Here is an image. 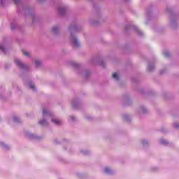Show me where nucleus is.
Wrapping results in <instances>:
<instances>
[{"mask_svg":"<svg viewBox=\"0 0 179 179\" xmlns=\"http://www.w3.org/2000/svg\"><path fill=\"white\" fill-rule=\"evenodd\" d=\"M123 118L124 120H125V121H129V116H128L127 115H124Z\"/></svg>","mask_w":179,"mask_h":179,"instance_id":"22","label":"nucleus"},{"mask_svg":"<svg viewBox=\"0 0 179 179\" xmlns=\"http://www.w3.org/2000/svg\"><path fill=\"white\" fill-rule=\"evenodd\" d=\"M28 86L30 87V89H32V90H34V92H37V89L34 86V84L33 83V82L29 83Z\"/></svg>","mask_w":179,"mask_h":179,"instance_id":"10","label":"nucleus"},{"mask_svg":"<svg viewBox=\"0 0 179 179\" xmlns=\"http://www.w3.org/2000/svg\"><path fill=\"white\" fill-rule=\"evenodd\" d=\"M22 54H23V55H25V57H27L28 58H29V57H30V53H29V52H26V51L23 50Z\"/></svg>","mask_w":179,"mask_h":179,"instance_id":"19","label":"nucleus"},{"mask_svg":"<svg viewBox=\"0 0 179 179\" xmlns=\"http://www.w3.org/2000/svg\"><path fill=\"white\" fill-rule=\"evenodd\" d=\"M103 173H105V174L111 176L112 174H114V171L113 169H110V167L106 166L103 169Z\"/></svg>","mask_w":179,"mask_h":179,"instance_id":"5","label":"nucleus"},{"mask_svg":"<svg viewBox=\"0 0 179 179\" xmlns=\"http://www.w3.org/2000/svg\"><path fill=\"white\" fill-rule=\"evenodd\" d=\"M13 2L15 5H20V0H13Z\"/></svg>","mask_w":179,"mask_h":179,"instance_id":"27","label":"nucleus"},{"mask_svg":"<svg viewBox=\"0 0 179 179\" xmlns=\"http://www.w3.org/2000/svg\"><path fill=\"white\" fill-rule=\"evenodd\" d=\"M81 153H83V155H89V151L87 150H82Z\"/></svg>","mask_w":179,"mask_h":179,"instance_id":"24","label":"nucleus"},{"mask_svg":"<svg viewBox=\"0 0 179 179\" xmlns=\"http://www.w3.org/2000/svg\"><path fill=\"white\" fill-rule=\"evenodd\" d=\"M174 127L175 128H179V124H175Z\"/></svg>","mask_w":179,"mask_h":179,"instance_id":"30","label":"nucleus"},{"mask_svg":"<svg viewBox=\"0 0 179 179\" xmlns=\"http://www.w3.org/2000/svg\"><path fill=\"white\" fill-rule=\"evenodd\" d=\"M141 143L143 146H146V145H148L149 143L146 140H143L141 141Z\"/></svg>","mask_w":179,"mask_h":179,"instance_id":"21","label":"nucleus"},{"mask_svg":"<svg viewBox=\"0 0 179 179\" xmlns=\"http://www.w3.org/2000/svg\"><path fill=\"white\" fill-rule=\"evenodd\" d=\"M13 122H20L19 117H15V116L13 117Z\"/></svg>","mask_w":179,"mask_h":179,"instance_id":"23","label":"nucleus"},{"mask_svg":"<svg viewBox=\"0 0 179 179\" xmlns=\"http://www.w3.org/2000/svg\"><path fill=\"white\" fill-rule=\"evenodd\" d=\"M112 78H113L115 80H120V77L118 76V74H117L116 73H113Z\"/></svg>","mask_w":179,"mask_h":179,"instance_id":"14","label":"nucleus"},{"mask_svg":"<svg viewBox=\"0 0 179 179\" xmlns=\"http://www.w3.org/2000/svg\"><path fill=\"white\" fill-rule=\"evenodd\" d=\"M14 63L15 64V65H17V66H18V68H20L22 71H28L29 70V66L23 64V62H22V61L20 59H19L18 58H15L14 59Z\"/></svg>","mask_w":179,"mask_h":179,"instance_id":"2","label":"nucleus"},{"mask_svg":"<svg viewBox=\"0 0 179 179\" xmlns=\"http://www.w3.org/2000/svg\"><path fill=\"white\" fill-rule=\"evenodd\" d=\"M140 108H141V111L143 112V113H148V110L146 109V108L141 106Z\"/></svg>","mask_w":179,"mask_h":179,"instance_id":"20","label":"nucleus"},{"mask_svg":"<svg viewBox=\"0 0 179 179\" xmlns=\"http://www.w3.org/2000/svg\"><path fill=\"white\" fill-rule=\"evenodd\" d=\"M159 143H161V145H167V143H169L167 141H166V140L164 139H161L159 141Z\"/></svg>","mask_w":179,"mask_h":179,"instance_id":"17","label":"nucleus"},{"mask_svg":"<svg viewBox=\"0 0 179 179\" xmlns=\"http://www.w3.org/2000/svg\"><path fill=\"white\" fill-rule=\"evenodd\" d=\"M66 9H67L66 6L59 7L58 9L59 15H65V13L66 12Z\"/></svg>","mask_w":179,"mask_h":179,"instance_id":"8","label":"nucleus"},{"mask_svg":"<svg viewBox=\"0 0 179 179\" xmlns=\"http://www.w3.org/2000/svg\"><path fill=\"white\" fill-rule=\"evenodd\" d=\"M39 2H41V1H43V0H38Z\"/></svg>","mask_w":179,"mask_h":179,"instance_id":"33","label":"nucleus"},{"mask_svg":"<svg viewBox=\"0 0 179 179\" xmlns=\"http://www.w3.org/2000/svg\"><path fill=\"white\" fill-rule=\"evenodd\" d=\"M0 146L2 148V149H4V150H8V149H10L9 145H7L3 143H0Z\"/></svg>","mask_w":179,"mask_h":179,"instance_id":"12","label":"nucleus"},{"mask_svg":"<svg viewBox=\"0 0 179 179\" xmlns=\"http://www.w3.org/2000/svg\"><path fill=\"white\" fill-rule=\"evenodd\" d=\"M164 57H166V58H169V57H170V52H164Z\"/></svg>","mask_w":179,"mask_h":179,"instance_id":"26","label":"nucleus"},{"mask_svg":"<svg viewBox=\"0 0 179 179\" xmlns=\"http://www.w3.org/2000/svg\"><path fill=\"white\" fill-rule=\"evenodd\" d=\"M10 26H11V30H15L17 25L16 24V23H11Z\"/></svg>","mask_w":179,"mask_h":179,"instance_id":"18","label":"nucleus"},{"mask_svg":"<svg viewBox=\"0 0 179 179\" xmlns=\"http://www.w3.org/2000/svg\"><path fill=\"white\" fill-rule=\"evenodd\" d=\"M85 78H87V76H89V75H90V71H85Z\"/></svg>","mask_w":179,"mask_h":179,"instance_id":"28","label":"nucleus"},{"mask_svg":"<svg viewBox=\"0 0 179 179\" xmlns=\"http://www.w3.org/2000/svg\"><path fill=\"white\" fill-rule=\"evenodd\" d=\"M73 65L74 66H76V64H75V63H73Z\"/></svg>","mask_w":179,"mask_h":179,"instance_id":"31","label":"nucleus"},{"mask_svg":"<svg viewBox=\"0 0 179 179\" xmlns=\"http://www.w3.org/2000/svg\"><path fill=\"white\" fill-rule=\"evenodd\" d=\"M26 136L29 139H38V137H37L36 136H34V134H33L30 132L26 133Z\"/></svg>","mask_w":179,"mask_h":179,"instance_id":"7","label":"nucleus"},{"mask_svg":"<svg viewBox=\"0 0 179 179\" xmlns=\"http://www.w3.org/2000/svg\"><path fill=\"white\" fill-rule=\"evenodd\" d=\"M128 29H132L133 30H135L138 36H143V32L139 30V29H138V27L135 25H129V27H126V30H128Z\"/></svg>","mask_w":179,"mask_h":179,"instance_id":"4","label":"nucleus"},{"mask_svg":"<svg viewBox=\"0 0 179 179\" xmlns=\"http://www.w3.org/2000/svg\"><path fill=\"white\" fill-rule=\"evenodd\" d=\"M72 107L73 108H78V107H79V101H73L72 103Z\"/></svg>","mask_w":179,"mask_h":179,"instance_id":"13","label":"nucleus"},{"mask_svg":"<svg viewBox=\"0 0 179 179\" xmlns=\"http://www.w3.org/2000/svg\"><path fill=\"white\" fill-rule=\"evenodd\" d=\"M124 1H129V0H124Z\"/></svg>","mask_w":179,"mask_h":179,"instance_id":"34","label":"nucleus"},{"mask_svg":"<svg viewBox=\"0 0 179 179\" xmlns=\"http://www.w3.org/2000/svg\"><path fill=\"white\" fill-rule=\"evenodd\" d=\"M70 41L74 47H80V42H79V40L73 36L72 32H71Z\"/></svg>","mask_w":179,"mask_h":179,"instance_id":"3","label":"nucleus"},{"mask_svg":"<svg viewBox=\"0 0 179 179\" xmlns=\"http://www.w3.org/2000/svg\"><path fill=\"white\" fill-rule=\"evenodd\" d=\"M160 73H161V75L163 73V71H162L161 72H160Z\"/></svg>","mask_w":179,"mask_h":179,"instance_id":"32","label":"nucleus"},{"mask_svg":"<svg viewBox=\"0 0 179 179\" xmlns=\"http://www.w3.org/2000/svg\"><path fill=\"white\" fill-rule=\"evenodd\" d=\"M52 33H54V34H57L58 33H59V27H53L52 28Z\"/></svg>","mask_w":179,"mask_h":179,"instance_id":"11","label":"nucleus"},{"mask_svg":"<svg viewBox=\"0 0 179 179\" xmlns=\"http://www.w3.org/2000/svg\"><path fill=\"white\" fill-rule=\"evenodd\" d=\"M69 31H78V25H76V24L71 25L69 27Z\"/></svg>","mask_w":179,"mask_h":179,"instance_id":"9","label":"nucleus"},{"mask_svg":"<svg viewBox=\"0 0 179 179\" xmlns=\"http://www.w3.org/2000/svg\"><path fill=\"white\" fill-rule=\"evenodd\" d=\"M34 64H35L36 66H40V65H41V62L40 60L36 59L34 61Z\"/></svg>","mask_w":179,"mask_h":179,"instance_id":"15","label":"nucleus"},{"mask_svg":"<svg viewBox=\"0 0 179 179\" xmlns=\"http://www.w3.org/2000/svg\"><path fill=\"white\" fill-rule=\"evenodd\" d=\"M155 69V66L149 65L148 66V71H153Z\"/></svg>","mask_w":179,"mask_h":179,"instance_id":"25","label":"nucleus"},{"mask_svg":"<svg viewBox=\"0 0 179 179\" xmlns=\"http://www.w3.org/2000/svg\"><path fill=\"white\" fill-rule=\"evenodd\" d=\"M76 117H75V116H70L69 121H70L71 122H73L74 121H76Z\"/></svg>","mask_w":179,"mask_h":179,"instance_id":"16","label":"nucleus"},{"mask_svg":"<svg viewBox=\"0 0 179 179\" xmlns=\"http://www.w3.org/2000/svg\"><path fill=\"white\" fill-rule=\"evenodd\" d=\"M5 0H0V6H3V1Z\"/></svg>","mask_w":179,"mask_h":179,"instance_id":"29","label":"nucleus"},{"mask_svg":"<svg viewBox=\"0 0 179 179\" xmlns=\"http://www.w3.org/2000/svg\"><path fill=\"white\" fill-rule=\"evenodd\" d=\"M6 43L5 42L0 43V50L4 54H6Z\"/></svg>","mask_w":179,"mask_h":179,"instance_id":"6","label":"nucleus"},{"mask_svg":"<svg viewBox=\"0 0 179 179\" xmlns=\"http://www.w3.org/2000/svg\"><path fill=\"white\" fill-rule=\"evenodd\" d=\"M42 113H43V118L38 122V124H40V125H43V126L48 125V122H47V120H45V118L46 119L51 118V121L53 124H55V125H61V124H62V121L58 119V117H55V115H54V113H52L51 110L47 108H44Z\"/></svg>","mask_w":179,"mask_h":179,"instance_id":"1","label":"nucleus"}]
</instances>
